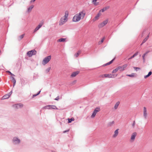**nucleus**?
<instances>
[{"instance_id": "1", "label": "nucleus", "mask_w": 152, "mask_h": 152, "mask_svg": "<svg viewBox=\"0 0 152 152\" xmlns=\"http://www.w3.org/2000/svg\"><path fill=\"white\" fill-rule=\"evenodd\" d=\"M86 14L85 10H83L79 13L75 14L73 17L72 21L74 22H77L83 19L85 17Z\"/></svg>"}, {"instance_id": "2", "label": "nucleus", "mask_w": 152, "mask_h": 152, "mask_svg": "<svg viewBox=\"0 0 152 152\" xmlns=\"http://www.w3.org/2000/svg\"><path fill=\"white\" fill-rule=\"evenodd\" d=\"M68 15V12L67 11H65L64 12V15L61 18L59 21V25L60 26L63 25L67 21Z\"/></svg>"}, {"instance_id": "3", "label": "nucleus", "mask_w": 152, "mask_h": 152, "mask_svg": "<svg viewBox=\"0 0 152 152\" xmlns=\"http://www.w3.org/2000/svg\"><path fill=\"white\" fill-rule=\"evenodd\" d=\"M51 58V56H49L45 57L43 59L42 62V64L45 65L50 61Z\"/></svg>"}, {"instance_id": "4", "label": "nucleus", "mask_w": 152, "mask_h": 152, "mask_svg": "<svg viewBox=\"0 0 152 152\" xmlns=\"http://www.w3.org/2000/svg\"><path fill=\"white\" fill-rule=\"evenodd\" d=\"M117 74H104L103 75V77H108L110 78H113L116 77Z\"/></svg>"}, {"instance_id": "5", "label": "nucleus", "mask_w": 152, "mask_h": 152, "mask_svg": "<svg viewBox=\"0 0 152 152\" xmlns=\"http://www.w3.org/2000/svg\"><path fill=\"white\" fill-rule=\"evenodd\" d=\"M37 52L35 50H32L28 51L27 53V55L29 57H31L33 55H35L36 54Z\"/></svg>"}, {"instance_id": "6", "label": "nucleus", "mask_w": 152, "mask_h": 152, "mask_svg": "<svg viewBox=\"0 0 152 152\" xmlns=\"http://www.w3.org/2000/svg\"><path fill=\"white\" fill-rule=\"evenodd\" d=\"M44 23V21L43 20L42 21L39 23L38 26L36 27L34 30V32H35L38 30L39 29V28L42 27V26L43 24Z\"/></svg>"}, {"instance_id": "7", "label": "nucleus", "mask_w": 152, "mask_h": 152, "mask_svg": "<svg viewBox=\"0 0 152 152\" xmlns=\"http://www.w3.org/2000/svg\"><path fill=\"white\" fill-rule=\"evenodd\" d=\"M44 108L45 109H57L56 106L55 105H48L44 107Z\"/></svg>"}, {"instance_id": "8", "label": "nucleus", "mask_w": 152, "mask_h": 152, "mask_svg": "<svg viewBox=\"0 0 152 152\" xmlns=\"http://www.w3.org/2000/svg\"><path fill=\"white\" fill-rule=\"evenodd\" d=\"M143 116L145 119H146L147 117V110L145 107L143 108Z\"/></svg>"}, {"instance_id": "9", "label": "nucleus", "mask_w": 152, "mask_h": 152, "mask_svg": "<svg viewBox=\"0 0 152 152\" xmlns=\"http://www.w3.org/2000/svg\"><path fill=\"white\" fill-rule=\"evenodd\" d=\"M12 93V92L11 91L9 93V94H10V95L6 94V95H4L2 97V99H7V98H9V97H10V96L11 94Z\"/></svg>"}, {"instance_id": "10", "label": "nucleus", "mask_w": 152, "mask_h": 152, "mask_svg": "<svg viewBox=\"0 0 152 152\" xmlns=\"http://www.w3.org/2000/svg\"><path fill=\"white\" fill-rule=\"evenodd\" d=\"M137 135V133L136 132L133 133L131 135V140H134L135 139L136 136Z\"/></svg>"}, {"instance_id": "11", "label": "nucleus", "mask_w": 152, "mask_h": 152, "mask_svg": "<svg viewBox=\"0 0 152 152\" xmlns=\"http://www.w3.org/2000/svg\"><path fill=\"white\" fill-rule=\"evenodd\" d=\"M115 59V57L111 61H110L109 62H108L107 63L103 65V66H107V65H110V64H111L113 62V61H114V60Z\"/></svg>"}, {"instance_id": "12", "label": "nucleus", "mask_w": 152, "mask_h": 152, "mask_svg": "<svg viewBox=\"0 0 152 152\" xmlns=\"http://www.w3.org/2000/svg\"><path fill=\"white\" fill-rule=\"evenodd\" d=\"M23 106V104H15V105H13L14 107L16 108H20L21 107H22Z\"/></svg>"}, {"instance_id": "13", "label": "nucleus", "mask_w": 152, "mask_h": 152, "mask_svg": "<svg viewBox=\"0 0 152 152\" xmlns=\"http://www.w3.org/2000/svg\"><path fill=\"white\" fill-rule=\"evenodd\" d=\"M110 8V7L109 6H106L104 8H103L102 9L100 10V12H103L105 11L107 9H109Z\"/></svg>"}, {"instance_id": "14", "label": "nucleus", "mask_w": 152, "mask_h": 152, "mask_svg": "<svg viewBox=\"0 0 152 152\" xmlns=\"http://www.w3.org/2000/svg\"><path fill=\"white\" fill-rule=\"evenodd\" d=\"M79 73V71H76L73 72L71 75V77H75Z\"/></svg>"}, {"instance_id": "15", "label": "nucleus", "mask_w": 152, "mask_h": 152, "mask_svg": "<svg viewBox=\"0 0 152 152\" xmlns=\"http://www.w3.org/2000/svg\"><path fill=\"white\" fill-rule=\"evenodd\" d=\"M13 140L15 144L19 143L20 142V140L16 137L14 138Z\"/></svg>"}, {"instance_id": "16", "label": "nucleus", "mask_w": 152, "mask_h": 152, "mask_svg": "<svg viewBox=\"0 0 152 152\" xmlns=\"http://www.w3.org/2000/svg\"><path fill=\"white\" fill-rule=\"evenodd\" d=\"M119 130L118 129H117L114 132V134H113V137H116L118 134V131Z\"/></svg>"}, {"instance_id": "17", "label": "nucleus", "mask_w": 152, "mask_h": 152, "mask_svg": "<svg viewBox=\"0 0 152 152\" xmlns=\"http://www.w3.org/2000/svg\"><path fill=\"white\" fill-rule=\"evenodd\" d=\"M34 6L33 5H31L28 8L27 10V12H31L32 9L33 8Z\"/></svg>"}, {"instance_id": "18", "label": "nucleus", "mask_w": 152, "mask_h": 152, "mask_svg": "<svg viewBox=\"0 0 152 152\" xmlns=\"http://www.w3.org/2000/svg\"><path fill=\"white\" fill-rule=\"evenodd\" d=\"M152 74V72L151 71H150L148 73V75H145L144 77V78L146 79L148 77H149L150 76H151Z\"/></svg>"}, {"instance_id": "19", "label": "nucleus", "mask_w": 152, "mask_h": 152, "mask_svg": "<svg viewBox=\"0 0 152 152\" xmlns=\"http://www.w3.org/2000/svg\"><path fill=\"white\" fill-rule=\"evenodd\" d=\"M81 53V51H78L75 54L74 56L76 58Z\"/></svg>"}, {"instance_id": "20", "label": "nucleus", "mask_w": 152, "mask_h": 152, "mask_svg": "<svg viewBox=\"0 0 152 152\" xmlns=\"http://www.w3.org/2000/svg\"><path fill=\"white\" fill-rule=\"evenodd\" d=\"M66 39L65 38H60L57 40V42H64L66 41Z\"/></svg>"}, {"instance_id": "21", "label": "nucleus", "mask_w": 152, "mask_h": 152, "mask_svg": "<svg viewBox=\"0 0 152 152\" xmlns=\"http://www.w3.org/2000/svg\"><path fill=\"white\" fill-rule=\"evenodd\" d=\"M136 74L134 73H132L131 74H127L126 75L127 76L129 77H134Z\"/></svg>"}, {"instance_id": "22", "label": "nucleus", "mask_w": 152, "mask_h": 152, "mask_svg": "<svg viewBox=\"0 0 152 152\" xmlns=\"http://www.w3.org/2000/svg\"><path fill=\"white\" fill-rule=\"evenodd\" d=\"M119 104H120V102H118L115 103V105L114 107V108L115 109H116L117 108Z\"/></svg>"}, {"instance_id": "23", "label": "nucleus", "mask_w": 152, "mask_h": 152, "mask_svg": "<svg viewBox=\"0 0 152 152\" xmlns=\"http://www.w3.org/2000/svg\"><path fill=\"white\" fill-rule=\"evenodd\" d=\"M138 54V52H137L134 53L132 56L131 57L129 58V59H132L134 58V57L137 55Z\"/></svg>"}, {"instance_id": "24", "label": "nucleus", "mask_w": 152, "mask_h": 152, "mask_svg": "<svg viewBox=\"0 0 152 152\" xmlns=\"http://www.w3.org/2000/svg\"><path fill=\"white\" fill-rule=\"evenodd\" d=\"M11 78H12V81H13V82L14 83L13 86H14L15 84L16 81V80L15 79V78L13 77H11Z\"/></svg>"}, {"instance_id": "25", "label": "nucleus", "mask_w": 152, "mask_h": 152, "mask_svg": "<svg viewBox=\"0 0 152 152\" xmlns=\"http://www.w3.org/2000/svg\"><path fill=\"white\" fill-rule=\"evenodd\" d=\"M101 12H100V10L99 11V13L97 14L96 16V20L98 19V18L101 15Z\"/></svg>"}, {"instance_id": "26", "label": "nucleus", "mask_w": 152, "mask_h": 152, "mask_svg": "<svg viewBox=\"0 0 152 152\" xmlns=\"http://www.w3.org/2000/svg\"><path fill=\"white\" fill-rule=\"evenodd\" d=\"M114 121H113L109 122L107 126H111L114 124Z\"/></svg>"}, {"instance_id": "27", "label": "nucleus", "mask_w": 152, "mask_h": 152, "mask_svg": "<svg viewBox=\"0 0 152 152\" xmlns=\"http://www.w3.org/2000/svg\"><path fill=\"white\" fill-rule=\"evenodd\" d=\"M74 118H72L70 119L68 118V123H71L72 121L74 120Z\"/></svg>"}, {"instance_id": "28", "label": "nucleus", "mask_w": 152, "mask_h": 152, "mask_svg": "<svg viewBox=\"0 0 152 152\" xmlns=\"http://www.w3.org/2000/svg\"><path fill=\"white\" fill-rule=\"evenodd\" d=\"M118 67H117L116 68L113 70L112 72V73H116L118 71Z\"/></svg>"}, {"instance_id": "29", "label": "nucleus", "mask_w": 152, "mask_h": 152, "mask_svg": "<svg viewBox=\"0 0 152 152\" xmlns=\"http://www.w3.org/2000/svg\"><path fill=\"white\" fill-rule=\"evenodd\" d=\"M128 66L127 64H125L123 66V69L122 70H124Z\"/></svg>"}, {"instance_id": "30", "label": "nucleus", "mask_w": 152, "mask_h": 152, "mask_svg": "<svg viewBox=\"0 0 152 152\" xmlns=\"http://www.w3.org/2000/svg\"><path fill=\"white\" fill-rule=\"evenodd\" d=\"M108 22V20L107 19V20H106L103 21L102 22V23H103V25L105 26L107 23Z\"/></svg>"}, {"instance_id": "31", "label": "nucleus", "mask_w": 152, "mask_h": 152, "mask_svg": "<svg viewBox=\"0 0 152 152\" xmlns=\"http://www.w3.org/2000/svg\"><path fill=\"white\" fill-rule=\"evenodd\" d=\"M100 110V108L99 107H96V113Z\"/></svg>"}, {"instance_id": "32", "label": "nucleus", "mask_w": 152, "mask_h": 152, "mask_svg": "<svg viewBox=\"0 0 152 152\" xmlns=\"http://www.w3.org/2000/svg\"><path fill=\"white\" fill-rule=\"evenodd\" d=\"M117 67H118V70L120 69V71H122L124 70H122L123 68L122 66H118Z\"/></svg>"}, {"instance_id": "33", "label": "nucleus", "mask_w": 152, "mask_h": 152, "mask_svg": "<svg viewBox=\"0 0 152 152\" xmlns=\"http://www.w3.org/2000/svg\"><path fill=\"white\" fill-rule=\"evenodd\" d=\"M147 40V38H145L143 40L142 43L141 44V45H142L143 43H145Z\"/></svg>"}, {"instance_id": "34", "label": "nucleus", "mask_w": 152, "mask_h": 152, "mask_svg": "<svg viewBox=\"0 0 152 152\" xmlns=\"http://www.w3.org/2000/svg\"><path fill=\"white\" fill-rule=\"evenodd\" d=\"M103 23H100L99 25V28H102V27H103L104 26V25H103Z\"/></svg>"}, {"instance_id": "35", "label": "nucleus", "mask_w": 152, "mask_h": 152, "mask_svg": "<svg viewBox=\"0 0 152 152\" xmlns=\"http://www.w3.org/2000/svg\"><path fill=\"white\" fill-rule=\"evenodd\" d=\"M24 35H25V34H23L21 35L19 37V39H22L24 37Z\"/></svg>"}, {"instance_id": "36", "label": "nucleus", "mask_w": 152, "mask_h": 152, "mask_svg": "<svg viewBox=\"0 0 152 152\" xmlns=\"http://www.w3.org/2000/svg\"><path fill=\"white\" fill-rule=\"evenodd\" d=\"M95 116V110H94L92 113V115L91 116V118H94Z\"/></svg>"}, {"instance_id": "37", "label": "nucleus", "mask_w": 152, "mask_h": 152, "mask_svg": "<svg viewBox=\"0 0 152 152\" xmlns=\"http://www.w3.org/2000/svg\"><path fill=\"white\" fill-rule=\"evenodd\" d=\"M145 30H144L143 32H142V33L140 35V36L141 37H143V35H144V34H145L144 33V32H145Z\"/></svg>"}, {"instance_id": "38", "label": "nucleus", "mask_w": 152, "mask_h": 152, "mask_svg": "<svg viewBox=\"0 0 152 152\" xmlns=\"http://www.w3.org/2000/svg\"><path fill=\"white\" fill-rule=\"evenodd\" d=\"M134 68L135 69V70L136 71H138V70H140V68L139 67H134Z\"/></svg>"}, {"instance_id": "39", "label": "nucleus", "mask_w": 152, "mask_h": 152, "mask_svg": "<svg viewBox=\"0 0 152 152\" xmlns=\"http://www.w3.org/2000/svg\"><path fill=\"white\" fill-rule=\"evenodd\" d=\"M104 39V37L103 38H102L101 39V40L99 42V44H101L103 42Z\"/></svg>"}, {"instance_id": "40", "label": "nucleus", "mask_w": 152, "mask_h": 152, "mask_svg": "<svg viewBox=\"0 0 152 152\" xmlns=\"http://www.w3.org/2000/svg\"><path fill=\"white\" fill-rule=\"evenodd\" d=\"M150 52L149 51H148L146 52L143 55V56H144V57H145V56L147 55L149 52Z\"/></svg>"}, {"instance_id": "41", "label": "nucleus", "mask_w": 152, "mask_h": 152, "mask_svg": "<svg viewBox=\"0 0 152 152\" xmlns=\"http://www.w3.org/2000/svg\"><path fill=\"white\" fill-rule=\"evenodd\" d=\"M150 52L149 51H148L146 52L143 55V56H144V57H145V56L147 55L149 52Z\"/></svg>"}, {"instance_id": "42", "label": "nucleus", "mask_w": 152, "mask_h": 152, "mask_svg": "<svg viewBox=\"0 0 152 152\" xmlns=\"http://www.w3.org/2000/svg\"><path fill=\"white\" fill-rule=\"evenodd\" d=\"M142 57L143 58V62H145V57H144V56H142Z\"/></svg>"}, {"instance_id": "43", "label": "nucleus", "mask_w": 152, "mask_h": 152, "mask_svg": "<svg viewBox=\"0 0 152 152\" xmlns=\"http://www.w3.org/2000/svg\"><path fill=\"white\" fill-rule=\"evenodd\" d=\"M7 72L8 73H9L11 75H13L14 76H15V75H14L12 74L9 71H7Z\"/></svg>"}, {"instance_id": "44", "label": "nucleus", "mask_w": 152, "mask_h": 152, "mask_svg": "<svg viewBox=\"0 0 152 152\" xmlns=\"http://www.w3.org/2000/svg\"><path fill=\"white\" fill-rule=\"evenodd\" d=\"M40 91L37 94H36V95H33V97H34V96H37V95H39V94L40 93Z\"/></svg>"}, {"instance_id": "45", "label": "nucleus", "mask_w": 152, "mask_h": 152, "mask_svg": "<svg viewBox=\"0 0 152 152\" xmlns=\"http://www.w3.org/2000/svg\"><path fill=\"white\" fill-rule=\"evenodd\" d=\"M135 125V121H134L132 123V126L134 127V126Z\"/></svg>"}, {"instance_id": "46", "label": "nucleus", "mask_w": 152, "mask_h": 152, "mask_svg": "<svg viewBox=\"0 0 152 152\" xmlns=\"http://www.w3.org/2000/svg\"><path fill=\"white\" fill-rule=\"evenodd\" d=\"M59 97L58 96H57V97H56L55 99L56 100H58L59 99Z\"/></svg>"}, {"instance_id": "47", "label": "nucleus", "mask_w": 152, "mask_h": 152, "mask_svg": "<svg viewBox=\"0 0 152 152\" xmlns=\"http://www.w3.org/2000/svg\"><path fill=\"white\" fill-rule=\"evenodd\" d=\"M50 67H49V68H48L47 69V71L48 72H49V71L50 70Z\"/></svg>"}, {"instance_id": "48", "label": "nucleus", "mask_w": 152, "mask_h": 152, "mask_svg": "<svg viewBox=\"0 0 152 152\" xmlns=\"http://www.w3.org/2000/svg\"><path fill=\"white\" fill-rule=\"evenodd\" d=\"M36 0H31L30 1L31 3L34 2Z\"/></svg>"}, {"instance_id": "49", "label": "nucleus", "mask_w": 152, "mask_h": 152, "mask_svg": "<svg viewBox=\"0 0 152 152\" xmlns=\"http://www.w3.org/2000/svg\"><path fill=\"white\" fill-rule=\"evenodd\" d=\"M68 131H69V130H66V131H64L63 132V133H65L66 132H68Z\"/></svg>"}, {"instance_id": "50", "label": "nucleus", "mask_w": 152, "mask_h": 152, "mask_svg": "<svg viewBox=\"0 0 152 152\" xmlns=\"http://www.w3.org/2000/svg\"><path fill=\"white\" fill-rule=\"evenodd\" d=\"M149 37V36L148 35L147 36L145 37V38H147V39H148V37Z\"/></svg>"}, {"instance_id": "51", "label": "nucleus", "mask_w": 152, "mask_h": 152, "mask_svg": "<svg viewBox=\"0 0 152 152\" xmlns=\"http://www.w3.org/2000/svg\"><path fill=\"white\" fill-rule=\"evenodd\" d=\"M95 1V0H93V2L94 3V4H95V2H94Z\"/></svg>"}, {"instance_id": "52", "label": "nucleus", "mask_w": 152, "mask_h": 152, "mask_svg": "<svg viewBox=\"0 0 152 152\" xmlns=\"http://www.w3.org/2000/svg\"><path fill=\"white\" fill-rule=\"evenodd\" d=\"M96 1H97V0H96V6L97 5V4H98L96 2Z\"/></svg>"}, {"instance_id": "53", "label": "nucleus", "mask_w": 152, "mask_h": 152, "mask_svg": "<svg viewBox=\"0 0 152 152\" xmlns=\"http://www.w3.org/2000/svg\"><path fill=\"white\" fill-rule=\"evenodd\" d=\"M1 53V50H0V53Z\"/></svg>"}]
</instances>
